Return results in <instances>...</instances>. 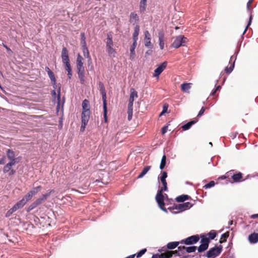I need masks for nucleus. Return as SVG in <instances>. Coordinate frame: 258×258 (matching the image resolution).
I'll list each match as a JSON object with an SVG mask.
<instances>
[{"mask_svg":"<svg viewBox=\"0 0 258 258\" xmlns=\"http://www.w3.org/2000/svg\"><path fill=\"white\" fill-rule=\"evenodd\" d=\"M106 43V51L110 57H115L116 51L113 48V42L112 40V35L111 32H109L107 34Z\"/></svg>","mask_w":258,"mask_h":258,"instance_id":"1","label":"nucleus"},{"mask_svg":"<svg viewBox=\"0 0 258 258\" xmlns=\"http://www.w3.org/2000/svg\"><path fill=\"white\" fill-rule=\"evenodd\" d=\"M222 250V246L221 245L219 246H215L207 251L206 255H204V256H206L208 258H215L221 253Z\"/></svg>","mask_w":258,"mask_h":258,"instance_id":"2","label":"nucleus"},{"mask_svg":"<svg viewBox=\"0 0 258 258\" xmlns=\"http://www.w3.org/2000/svg\"><path fill=\"white\" fill-rule=\"evenodd\" d=\"M187 41V38L183 35H179L175 38L171 46L175 48H178L181 46H184Z\"/></svg>","mask_w":258,"mask_h":258,"instance_id":"3","label":"nucleus"},{"mask_svg":"<svg viewBox=\"0 0 258 258\" xmlns=\"http://www.w3.org/2000/svg\"><path fill=\"white\" fill-rule=\"evenodd\" d=\"M164 196L162 193L158 191L157 195L156 196V201L161 210L167 213L168 211L167 209L164 208V206L165 204L164 201Z\"/></svg>","mask_w":258,"mask_h":258,"instance_id":"4","label":"nucleus"},{"mask_svg":"<svg viewBox=\"0 0 258 258\" xmlns=\"http://www.w3.org/2000/svg\"><path fill=\"white\" fill-rule=\"evenodd\" d=\"M199 236L197 234L189 236L181 240L180 242L181 244H184L185 245H192L197 243L199 241Z\"/></svg>","mask_w":258,"mask_h":258,"instance_id":"5","label":"nucleus"},{"mask_svg":"<svg viewBox=\"0 0 258 258\" xmlns=\"http://www.w3.org/2000/svg\"><path fill=\"white\" fill-rule=\"evenodd\" d=\"M77 71L79 79L81 84L85 82V69L83 63H77Z\"/></svg>","mask_w":258,"mask_h":258,"instance_id":"6","label":"nucleus"},{"mask_svg":"<svg viewBox=\"0 0 258 258\" xmlns=\"http://www.w3.org/2000/svg\"><path fill=\"white\" fill-rule=\"evenodd\" d=\"M234 170H232L227 172L226 174L228 176H231V178L233 179L234 182H239L241 181V179L243 177V174L240 172H236V173H233L232 175V172H234Z\"/></svg>","mask_w":258,"mask_h":258,"instance_id":"7","label":"nucleus"},{"mask_svg":"<svg viewBox=\"0 0 258 258\" xmlns=\"http://www.w3.org/2000/svg\"><path fill=\"white\" fill-rule=\"evenodd\" d=\"M192 206V204L190 203L189 202H187L176 205V207H175V208L176 209V210L179 211V212H182L190 209Z\"/></svg>","mask_w":258,"mask_h":258,"instance_id":"8","label":"nucleus"},{"mask_svg":"<svg viewBox=\"0 0 258 258\" xmlns=\"http://www.w3.org/2000/svg\"><path fill=\"white\" fill-rule=\"evenodd\" d=\"M99 85V89L100 94L102 95V101H103V105H106V93L105 88L103 83L101 82H99L98 83Z\"/></svg>","mask_w":258,"mask_h":258,"instance_id":"9","label":"nucleus"},{"mask_svg":"<svg viewBox=\"0 0 258 258\" xmlns=\"http://www.w3.org/2000/svg\"><path fill=\"white\" fill-rule=\"evenodd\" d=\"M6 154L9 160L20 161L21 160L22 157L21 156L16 157L15 153L12 149H8Z\"/></svg>","mask_w":258,"mask_h":258,"instance_id":"10","label":"nucleus"},{"mask_svg":"<svg viewBox=\"0 0 258 258\" xmlns=\"http://www.w3.org/2000/svg\"><path fill=\"white\" fill-rule=\"evenodd\" d=\"M167 66V62L164 61L161 64L159 65L157 68L154 70V76L158 77L161 73L165 69Z\"/></svg>","mask_w":258,"mask_h":258,"instance_id":"11","label":"nucleus"},{"mask_svg":"<svg viewBox=\"0 0 258 258\" xmlns=\"http://www.w3.org/2000/svg\"><path fill=\"white\" fill-rule=\"evenodd\" d=\"M52 192H53V190H50L49 192L42 195L41 197L37 199L35 202L38 206L41 205L43 202L46 200Z\"/></svg>","mask_w":258,"mask_h":258,"instance_id":"12","label":"nucleus"},{"mask_svg":"<svg viewBox=\"0 0 258 258\" xmlns=\"http://www.w3.org/2000/svg\"><path fill=\"white\" fill-rule=\"evenodd\" d=\"M145 46L149 48L150 49H152L153 45L151 44V38L150 34L148 31H145Z\"/></svg>","mask_w":258,"mask_h":258,"instance_id":"13","label":"nucleus"},{"mask_svg":"<svg viewBox=\"0 0 258 258\" xmlns=\"http://www.w3.org/2000/svg\"><path fill=\"white\" fill-rule=\"evenodd\" d=\"M158 38L160 48L162 50L164 47V33L163 31L158 32Z\"/></svg>","mask_w":258,"mask_h":258,"instance_id":"14","label":"nucleus"},{"mask_svg":"<svg viewBox=\"0 0 258 258\" xmlns=\"http://www.w3.org/2000/svg\"><path fill=\"white\" fill-rule=\"evenodd\" d=\"M139 21V17L136 12H132L130 16V22L134 25Z\"/></svg>","mask_w":258,"mask_h":258,"instance_id":"15","label":"nucleus"},{"mask_svg":"<svg viewBox=\"0 0 258 258\" xmlns=\"http://www.w3.org/2000/svg\"><path fill=\"white\" fill-rule=\"evenodd\" d=\"M135 97H138V93L134 89L132 88L131 89L128 104L133 105Z\"/></svg>","mask_w":258,"mask_h":258,"instance_id":"16","label":"nucleus"},{"mask_svg":"<svg viewBox=\"0 0 258 258\" xmlns=\"http://www.w3.org/2000/svg\"><path fill=\"white\" fill-rule=\"evenodd\" d=\"M198 121V119L194 118L193 120L188 121L187 123L183 125L181 127L183 131H187L189 130L191 126L195 124Z\"/></svg>","mask_w":258,"mask_h":258,"instance_id":"17","label":"nucleus"},{"mask_svg":"<svg viewBox=\"0 0 258 258\" xmlns=\"http://www.w3.org/2000/svg\"><path fill=\"white\" fill-rule=\"evenodd\" d=\"M82 109L83 111H85V112H86L87 113H90V104L89 101L88 100L85 99L83 101Z\"/></svg>","mask_w":258,"mask_h":258,"instance_id":"18","label":"nucleus"},{"mask_svg":"<svg viewBox=\"0 0 258 258\" xmlns=\"http://www.w3.org/2000/svg\"><path fill=\"white\" fill-rule=\"evenodd\" d=\"M140 32V26L139 25H136L134 28V32L133 34V41L137 42L138 39V35Z\"/></svg>","mask_w":258,"mask_h":258,"instance_id":"19","label":"nucleus"},{"mask_svg":"<svg viewBox=\"0 0 258 258\" xmlns=\"http://www.w3.org/2000/svg\"><path fill=\"white\" fill-rule=\"evenodd\" d=\"M248 240L251 243H256L258 242V233H253L248 236Z\"/></svg>","mask_w":258,"mask_h":258,"instance_id":"20","label":"nucleus"},{"mask_svg":"<svg viewBox=\"0 0 258 258\" xmlns=\"http://www.w3.org/2000/svg\"><path fill=\"white\" fill-rule=\"evenodd\" d=\"M90 113L85 112V111H82V122L85 123H88L89 118H90Z\"/></svg>","mask_w":258,"mask_h":258,"instance_id":"21","label":"nucleus"},{"mask_svg":"<svg viewBox=\"0 0 258 258\" xmlns=\"http://www.w3.org/2000/svg\"><path fill=\"white\" fill-rule=\"evenodd\" d=\"M137 42L133 41L132 45L130 47V59H133L134 58V56L135 55V48L137 46Z\"/></svg>","mask_w":258,"mask_h":258,"instance_id":"22","label":"nucleus"},{"mask_svg":"<svg viewBox=\"0 0 258 258\" xmlns=\"http://www.w3.org/2000/svg\"><path fill=\"white\" fill-rule=\"evenodd\" d=\"M236 59V56H235V57L233 56H232L230 58V60H232L233 59H234V61L232 63V64L229 67H226L225 69V71L228 73V74H229L230 73H231L234 68V64H235V60Z\"/></svg>","mask_w":258,"mask_h":258,"instance_id":"23","label":"nucleus"},{"mask_svg":"<svg viewBox=\"0 0 258 258\" xmlns=\"http://www.w3.org/2000/svg\"><path fill=\"white\" fill-rule=\"evenodd\" d=\"M151 166H145L141 173L138 175V178H143L146 174L151 169Z\"/></svg>","mask_w":258,"mask_h":258,"instance_id":"24","label":"nucleus"},{"mask_svg":"<svg viewBox=\"0 0 258 258\" xmlns=\"http://www.w3.org/2000/svg\"><path fill=\"white\" fill-rule=\"evenodd\" d=\"M190 197L186 195H182L177 197L176 198V201L177 202L182 203L186 200H188Z\"/></svg>","mask_w":258,"mask_h":258,"instance_id":"25","label":"nucleus"},{"mask_svg":"<svg viewBox=\"0 0 258 258\" xmlns=\"http://www.w3.org/2000/svg\"><path fill=\"white\" fill-rule=\"evenodd\" d=\"M50 80L51 81V84L53 85V88H55V86L56 85V79L54 76V73L51 71L47 74Z\"/></svg>","mask_w":258,"mask_h":258,"instance_id":"26","label":"nucleus"},{"mask_svg":"<svg viewBox=\"0 0 258 258\" xmlns=\"http://www.w3.org/2000/svg\"><path fill=\"white\" fill-rule=\"evenodd\" d=\"M179 243H180V242L178 241L170 242L167 244V247L169 249H173L175 248Z\"/></svg>","mask_w":258,"mask_h":258,"instance_id":"27","label":"nucleus"},{"mask_svg":"<svg viewBox=\"0 0 258 258\" xmlns=\"http://www.w3.org/2000/svg\"><path fill=\"white\" fill-rule=\"evenodd\" d=\"M82 47H87L86 41V36L84 32L81 33V41H80Z\"/></svg>","mask_w":258,"mask_h":258,"instance_id":"28","label":"nucleus"},{"mask_svg":"<svg viewBox=\"0 0 258 258\" xmlns=\"http://www.w3.org/2000/svg\"><path fill=\"white\" fill-rule=\"evenodd\" d=\"M133 112V105L128 104L127 114H128V120H131L132 118Z\"/></svg>","mask_w":258,"mask_h":258,"instance_id":"29","label":"nucleus"},{"mask_svg":"<svg viewBox=\"0 0 258 258\" xmlns=\"http://www.w3.org/2000/svg\"><path fill=\"white\" fill-rule=\"evenodd\" d=\"M190 83H184L181 85V89L182 91L186 92L190 88Z\"/></svg>","mask_w":258,"mask_h":258,"instance_id":"30","label":"nucleus"},{"mask_svg":"<svg viewBox=\"0 0 258 258\" xmlns=\"http://www.w3.org/2000/svg\"><path fill=\"white\" fill-rule=\"evenodd\" d=\"M210 242V239L207 237L203 236L202 237L201 240V243L202 244L205 245L209 247V244Z\"/></svg>","mask_w":258,"mask_h":258,"instance_id":"31","label":"nucleus"},{"mask_svg":"<svg viewBox=\"0 0 258 258\" xmlns=\"http://www.w3.org/2000/svg\"><path fill=\"white\" fill-rule=\"evenodd\" d=\"M140 12L141 13H144V12L146 11V3L143 2H140Z\"/></svg>","mask_w":258,"mask_h":258,"instance_id":"32","label":"nucleus"},{"mask_svg":"<svg viewBox=\"0 0 258 258\" xmlns=\"http://www.w3.org/2000/svg\"><path fill=\"white\" fill-rule=\"evenodd\" d=\"M166 157L165 155H164L161 159V163L160 164V169L161 170H162L164 168L165 165H166Z\"/></svg>","mask_w":258,"mask_h":258,"instance_id":"33","label":"nucleus"},{"mask_svg":"<svg viewBox=\"0 0 258 258\" xmlns=\"http://www.w3.org/2000/svg\"><path fill=\"white\" fill-rule=\"evenodd\" d=\"M167 177V173L166 171H163L161 172V175L160 176V180L162 183H167L166 178Z\"/></svg>","mask_w":258,"mask_h":258,"instance_id":"34","label":"nucleus"},{"mask_svg":"<svg viewBox=\"0 0 258 258\" xmlns=\"http://www.w3.org/2000/svg\"><path fill=\"white\" fill-rule=\"evenodd\" d=\"M84 56L87 58L91 57L87 47H82Z\"/></svg>","mask_w":258,"mask_h":258,"instance_id":"35","label":"nucleus"},{"mask_svg":"<svg viewBox=\"0 0 258 258\" xmlns=\"http://www.w3.org/2000/svg\"><path fill=\"white\" fill-rule=\"evenodd\" d=\"M229 232H227L226 233H224L222 234L221 237V240L220 241V243H222L223 242H225L227 239V238L229 237Z\"/></svg>","mask_w":258,"mask_h":258,"instance_id":"36","label":"nucleus"},{"mask_svg":"<svg viewBox=\"0 0 258 258\" xmlns=\"http://www.w3.org/2000/svg\"><path fill=\"white\" fill-rule=\"evenodd\" d=\"M37 206H38V205H37L36 202L35 201H34L27 208V212H30L31 211H32V210H33L34 209L36 208Z\"/></svg>","mask_w":258,"mask_h":258,"instance_id":"37","label":"nucleus"},{"mask_svg":"<svg viewBox=\"0 0 258 258\" xmlns=\"http://www.w3.org/2000/svg\"><path fill=\"white\" fill-rule=\"evenodd\" d=\"M208 248V246L201 244V245L198 247L197 249L199 252H202L206 250Z\"/></svg>","mask_w":258,"mask_h":258,"instance_id":"38","label":"nucleus"},{"mask_svg":"<svg viewBox=\"0 0 258 258\" xmlns=\"http://www.w3.org/2000/svg\"><path fill=\"white\" fill-rule=\"evenodd\" d=\"M209 239L210 240L214 239L217 236V233L214 230H211L209 233Z\"/></svg>","mask_w":258,"mask_h":258,"instance_id":"39","label":"nucleus"},{"mask_svg":"<svg viewBox=\"0 0 258 258\" xmlns=\"http://www.w3.org/2000/svg\"><path fill=\"white\" fill-rule=\"evenodd\" d=\"M197 247L196 246H190L188 247H186V251L188 253L195 252Z\"/></svg>","mask_w":258,"mask_h":258,"instance_id":"40","label":"nucleus"},{"mask_svg":"<svg viewBox=\"0 0 258 258\" xmlns=\"http://www.w3.org/2000/svg\"><path fill=\"white\" fill-rule=\"evenodd\" d=\"M103 116L104 118L105 122L107 121V104L106 105H103Z\"/></svg>","mask_w":258,"mask_h":258,"instance_id":"41","label":"nucleus"},{"mask_svg":"<svg viewBox=\"0 0 258 258\" xmlns=\"http://www.w3.org/2000/svg\"><path fill=\"white\" fill-rule=\"evenodd\" d=\"M32 196L31 194L28 192L24 198H23L22 200H24V202L27 203V202L29 201L31 198H32Z\"/></svg>","mask_w":258,"mask_h":258,"instance_id":"42","label":"nucleus"},{"mask_svg":"<svg viewBox=\"0 0 258 258\" xmlns=\"http://www.w3.org/2000/svg\"><path fill=\"white\" fill-rule=\"evenodd\" d=\"M147 251L146 248H143L140 250L137 254H136V256L137 258H140L144 254L146 253Z\"/></svg>","mask_w":258,"mask_h":258,"instance_id":"43","label":"nucleus"},{"mask_svg":"<svg viewBox=\"0 0 258 258\" xmlns=\"http://www.w3.org/2000/svg\"><path fill=\"white\" fill-rule=\"evenodd\" d=\"M26 203L24 202V200H21L19 202H18L15 205L17 207L20 209L22 208Z\"/></svg>","mask_w":258,"mask_h":258,"instance_id":"44","label":"nucleus"},{"mask_svg":"<svg viewBox=\"0 0 258 258\" xmlns=\"http://www.w3.org/2000/svg\"><path fill=\"white\" fill-rule=\"evenodd\" d=\"M69 56V53L67 48L63 47L62 49L61 57Z\"/></svg>","mask_w":258,"mask_h":258,"instance_id":"45","label":"nucleus"},{"mask_svg":"<svg viewBox=\"0 0 258 258\" xmlns=\"http://www.w3.org/2000/svg\"><path fill=\"white\" fill-rule=\"evenodd\" d=\"M214 185H215V182L214 181H211L208 183L205 184L204 186V188H205V189H207V188H211V187L214 186Z\"/></svg>","mask_w":258,"mask_h":258,"instance_id":"46","label":"nucleus"},{"mask_svg":"<svg viewBox=\"0 0 258 258\" xmlns=\"http://www.w3.org/2000/svg\"><path fill=\"white\" fill-rule=\"evenodd\" d=\"M163 187H162L158 191L160 192L161 193L163 194V191H167V183H162Z\"/></svg>","mask_w":258,"mask_h":258,"instance_id":"47","label":"nucleus"},{"mask_svg":"<svg viewBox=\"0 0 258 258\" xmlns=\"http://www.w3.org/2000/svg\"><path fill=\"white\" fill-rule=\"evenodd\" d=\"M83 59H83V57L80 55V53H78L77 55L76 63H83Z\"/></svg>","mask_w":258,"mask_h":258,"instance_id":"48","label":"nucleus"},{"mask_svg":"<svg viewBox=\"0 0 258 258\" xmlns=\"http://www.w3.org/2000/svg\"><path fill=\"white\" fill-rule=\"evenodd\" d=\"M62 61L64 64L70 63L69 56L61 57Z\"/></svg>","mask_w":258,"mask_h":258,"instance_id":"49","label":"nucleus"},{"mask_svg":"<svg viewBox=\"0 0 258 258\" xmlns=\"http://www.w3.org/2000/svg\"><path fill=\"white\" fill-rule=\"evenodd\" d=\"M11 168L7 164L5 165L3 168L4 173H8L11 170Z\"/></svg>","mask_w":258,"mask_h":258,"instance_id":"50","label":"nucleus"},{"mask_svg":"<svg viewBox=\"0 0 258 258\" xmlns=\"http://www.w3.org/2000/svg\"><path fill=\"white\" fill-rule=\"evenodd\" d=\"M20 161H18L10 160V162H8L7 164L12 168L13 166L15 165L17 163H18Z\"/></svg>","mask_w":258,"mask_h":258,"instance_id":"51","label":"nucleus"},{"mask_svg":"<svg viewBox=\"0 0 258 258\" xmlns=\"http://www.w3.org/2000/svg\"><path fill=\"white\" fill-rule=\"evenodd\" d=\"M251 20H252V16L250 15V17H249V21L248 22V23H247V25L246 26V27H245L243 32V35L246 32L247 29V28L250 25L251 23Z\"/></svg>","mask_w":258,"mask_h":258,"instance_id":"52","label":"nucleus"},{"mask_svg":"<svg viewBox=\"0 0 258 258\" xmlns=\"http://www.w3.org/2000/svg\"><path fill=\"white\" fill-rule=\"evenodd\" d=\"M168 109V105L167 104H164L163 107V110L161 112L160 116H161L163 114L166 112Z\"/></svg>","mask_w":258,"mask_h":258,"instance_id":"53","label":"nucleus"},{"mask_svg":"<svg viewBox=\"0 0 258 258\" xmlns=\"http://www.w3.org/2000/svg\"><path fill=\"white\" fill-rule=\"evenodd\" d=\"M31 195L33 196L36 194L38 192V191L35 189V187H33L31 190L29 191Z\"/></svg>","mask_w":258,"mask_h":258,"instance_id":"54","label":"nucleus"},{"mask_svg":"<svg viewBox=\"0 0 258 258\" xmlns=\"http://www.w3.org/2000/svg\"><path fill=\"white\" fill-rule=\"evenodd\" d=\"M178 250L180 251L182 254H183L184 252V250H186V247L184 246H180L178 247Z\"/></svg>","mask_w":258,"mask_h":258,"instance_id":"55","label":"nucleus"},{"mask_svg":"<svg viewBox=\"0 0 258 258\" xmlns=\"http://www.w3.org/2000/svg\"><path fill=\"white\" fill-rule=\"evenodd\" d=\"M205 111V108L204 107H202L198 114V116L199 117V116H202L204 114Z\"/></svg>","mask_w":258,"mask_h":258,"instance_id":"56","label":"nucleus"},{"mask_svg":"<svg viewBox=\"0 0 258 258\" xmlns=\"http://www.w3.org/2000/svg\"><path fill=\"white\" fill-rule=\"evenodd\" d=\"M65 67L66 68V70L67 71V72H72V69H71V65H70V63H68V64H65Z\"/></svg>","mask_w":258,"mask_h":258,"instance_id":"57","label":"nucleus"},{"mask_svg":"<svg viewBox=\"0 0 258 258\" xmlns=\"http://www.w3.org/2000/svg\"><path fill=\"white\" fill-rule=\"evenodd\" d=\"M57 101H58V105H59V101H60V88H59V90L58 91V94H57Z\"/></svg>","mask_w":258,"mask_h":258,"instance_id":"58","label":"nucleus"},{"mask_svg":"<svg viewBox=\"0 0 258 258\" xmlns=\"http://www.w3.org/2000/svg\"><path fill=\"white\" fill-rule=\"evenodd\" d=\"M167 129H168V126H167V125L164 126L162 128V130H161L162 134L163 135L165 134L167 132Z\"/></svg>","mask_w":258,"mask_h":258,"instance_id":"59","label":"nucleus"},{"mask_svg":"<svg viewBox=\"0 0 258 258\" xmlns=\"http://www.w3.org/2000/svg\"><path fill=\"white\" fill-rule=\"evenodd\" d=\"M18 209H19L17 207L16 205H15L12 208L10 209V210L13 213Z\"/></svg>","mask_w":258,"mask_h":258,"instance_id":"60","label":"nucleus"},{"mask_svg":"<svg viewBox=\"0 0 258 258\" xmlns=\"http://www.w3.org/2000/svg\"><path fill=\"white\" fill-rule=\"evenodd\" d=\"M18 209H19L17 207L16 205H15L12 208L10 209V210L13 213Z\"/></svg>","mask_w":258,"mask_h":258,"instance_id":"61","label":"nucleus"},{"mask_svg":"<svg viewBox=\"0 0 258 258\" xmlns=\"http://www.w3.org/2000/svg\"><path fill=\"white\" fill-rule=\"evenodd\" d=\"M6 163V157L3 156L2 158L0 159V164L4 165Z\"/></svg>","mask_w":258,"mask_h":258,"instance_id":"62","label":"nucleus"},{"mask_svg":"<svg viewBox=\"0 0 258 258\" xmlns=\"http://www.w3.org/2000/svg\"><path fill=\"white\" fill-rule=\"evenodd\" d=\"M87 124V123L84 124V123L82 122V124H81V128H80L81 132H83L84 131Z\"/></svg>","mask_w":258,"mask_h":258,"instance_id":"63","label":"nucleus"},{"mask_svg":"<svg viewBox=\"0 0 258 258\" xmlns=\"http://www.w3.org/2000/svg\"><path fill=\"white\" fill-rule=\"evenodd\" d=\"M237 134H238V133H237V132L232 133L230 134V137L232 139H234L236 137Z\"/></svg>","mask_w":258,"mask_h":258,"instance_id":"64","label":"nucleus"}]
</instances>
